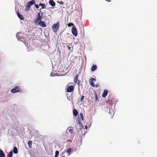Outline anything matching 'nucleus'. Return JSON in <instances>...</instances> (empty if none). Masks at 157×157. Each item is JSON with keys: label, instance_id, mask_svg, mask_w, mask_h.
I'll return each mask as SVG.
<instances>
[{"label": "nucleus", "instance_id": "f8f14e48", "mask_svg": "<svg viewBox=\"0 0 157 157\" xmlns=\"http://www.w3.org/2000/svg\"><path fill=\"white\" fill-rule=\"evenodd\" d=\"M5 155L3 151L0 150V157H5Z\"/></svg>", "mask_w": 157, "mask_h": 157}, {"label": "nucleus", "instance_id": "423d86ee", "mask_svg": "<svg viewBox=\"0 0 157 157\" xmlns=\"http://www.w3.org/2000/svg\"><path fill=\"white\" fill-rule=\"evenodd\" d=\"M41 19V17L40 16V13H38L37 14V17H36V20L34 21V22L36 23H39Z\"/></svg>", "mask_w": 157, "mask_h": 157}, {"label": "nucleus", "instance_id": "f257e3e1", "mask_svg": "<svg viewBox=\"0 0 157 157\" xmlns=\"http://www.w3.org/2000/svg\"><path fill=\"white\" fill-rule=\"evenodd\" d=\"M59 21L57 23L54 24L52 26V29L53 31L55 32H57L59 28Z\"/></svg>", "mask_w": 157, "mask_h": 157}, {"label": "nucleus", "instance_id": "2eb2a0df", "mask_svg": "<svg viewBox=\"0 0 157 157\" xmlns=\"http://www.w3.org/2000/svg\"><path fill=\"white\" fill-rule=\"evenodd\" d=\"M17 16L21 20H23L24 19V18L23 17V16L20 14L19 12L17 13Z\"/></svg>", "mask_w": 157, "mask_h": 157}, {"label": "nucleus", "instance_id": "c85d7f7f", "mask_svg": "<svg viewBox=\"0 0 157 157\" xmlns=\"http://www.w3.org/2000/svg\"><path fill=\"white\" fill-rule=\"evenodd\" d=\"M84 96H82V97H81V99H80V101H82V100H83L84 98Z\"/></svg>", "mask_w": 157, "mask_h": 157}, {"label": "nucleus", "instance_id": "4468645a", "mask_svg": "<svg viewBox=\"0 0 157 157\" xmlns=\"http://www.w3.org/2000/svg\"><path fill=\"white\" fill-rule=\"evenodd\" d=\"M32 141H29L28 142V144L29 148H32Z\"/></svg>", "mask_w": 157, "mask_h": 157}, {"label": "nucleus", "instance_id": "4be33fe9", "mask_svg": "<svg viewBox=\"0 0 157 157\" xmlns=\"http://www.w3.org/2000/svg\"><path fill=\"white\" fill-rule=\"evenodd\" d=\"M80 117H81V118L82 121H83L84 119V118L83 117V114L82 113H80Z\"/></svg>", "mask_w": 157, "mask_h": 157}, {"label": "nucleus", "instance_id": "393cba45", "mask_svg": "<svg viewBox=\"0 0 157 157\" xmlns=\"http://www.w3.org/2000/svg\"><path fill=\"white\" fill-rule=\"evenodd\" d=\"M59 151H56V152H55V156H56L58 157V156L59 155Z\"/></svg>", "mask_w": 157, "mask_h": 157}, {"label": "nucleus", "instance_id": "f3484780", "mask_svg": "<svg viewBox=\"0 0 157 157\" xmlns=\"http://www.w3.org/2000/svg\"><path fill=\"white\" fill-rule=\"evenodd\" d=\"M76 122L77 124H80L81 123V119L79 117V116H78L77 119L76 120Z\"/></svg>", "mask_w": 157, "mask_h": 157}, {"label": "nucleus", "instance_id": "9d476101", "mask_svg": "<svg viewBox=\"0 0 157 157\" xmlns=\"http://www.w3.org/2000/svg\"><path fill=\"white\" fill-rule=\"evenodd\" d=\"M108 91L107 90H105L102 94V97L103 98L105 97L108 94Z\"/></svg>", "mask_w": 157, "mask_h": 157}, {"label": "nucleus", "instance_id": "a211bd4d", "mask_svg": "<svg viewBox=\"0 0 157 157\" xmlns=\"http://www.w3.org/2000/svg\"><path fill=\"white\" fill-rule=\"evenodd\" d=\"M18 150L17 148L16 147H14L13 148V152L14 154H17V153Z\"/></svg>", "mask_w": 157, "mask_h": 157}, {"label": "nucleus", "instance_id": "39448f33", "mask_svg": "<svg viewBox=\"0 0 157 157\" xmlns=\"http://www.w3.org/2000/svg\"><path fill=\"white\" fill-rule=\"evenodd\" d=\"M71 32L72 34L75 36H76L78 35L77 30L75 27V26L72 27L71 29Z\"/></svg>", "mask_w": 157, "mask_h": 157}, {"label": "nucleus", "instance_id": "7c9ffc66", "mask_svg": "<svg viewBox=\"0 0 157 157\" xmlns=\"http://www.w3.org/2000/svg\"><path fill=\"white\" fill-rule=\"evenodd\" d=\"M105 0L108 1V2H109L111 1V0Z\"/></svg>", "mask_w": 157, "mask_h": 157}, {"label": "nucleus", "instance_id": "dca6fc26", "mask_svg": "<svg viewBox=\"0 0 157 157\" xmlns=\"http://www.w3.org/2000/svg\"><path fill=\"white\" fill-rule=\"evenodd\" d=\"M78 75H76L74 79V82L75 83H77L78 80Z\"/></svg>", "mask_w": 157, "mask_h": 157}, {"label": "nucleus", "instance_id": "a878e982", "mask_svg": "<svg viewBox=\"0 0 157 157\" xmlns=\"http://www.w3.org/2000/svg\"><path fill=\"white\" fill-rule=\"evenodd\" d=\"M71 150L72 149L71 148H69L67 151V153H69L71 152Z\"/></svg>", "mask_w": 157, "mask_h": 157}, {"label": "nucleus", "instance_id": "f03ea898", "mask_svg": "<svg viewBox=\"0 0 157 157\" xmlns=\"http://www.w3.org/2000/svg\"><path fill=\"white\" fill-rule=\"evenodd\" d=\"M22 89L19 86H16L14 88L11 90V92L13 93H15L17 92H22Z\"/></svg>", "mask_w": 157, "mask_h": 157}, {"label": "nucleus", "instance_id": "412c9836", "mask_svg": "<svg viewBox=\"0 0 157 157\" xmlns=\"http://www.w3.org/2000/svg\"><path fill=\"white\" fill-rule=\"evenodd\" d=\"M94 95L95 100L96 101H97L98 100V97L97 94L96 93V92L94 91Z\"/></svg>", "mask_w": 157, "mask_h": 157}, {"label": "nucleus", "instance_id": "473e14b6", "mask_svg": "<svg viewBox=\"0 0 157 157\" xmlns=\"http://www.w3.org/2000/svg\"><path fill=\"white\" fill-rule=\"evenodd\" d=\"M62 157H65V156H63Z\"/></svg>", "mask_w": 157, "mask_h": 157}, {"label": "nucleus", "instance_id": "1a4fd4ad", "mask_svg": "<svg viewBox=\"0 0 157 157\" xmlns=\"http://www.w3.org/2000/svg\"><path fill=\"white\" fill-rule=\"evenodd\" d=\"M73 114L74 116L75 117L77 116V115L78 114V111H77V110L76 109H73Z\"/></svg>", "mask_w": 157, "mask_h": 157}, {"label": "nucleus", "instance_id": "2f4dec72", "mask_svg": "<svg viewBox=\"0 0 157 157\" xmlns=\"http://www.w3.org/2000/svg\"><path fill=\"white\" fill-rule=\"evenodd\" d=\"M85 128H86V129H87V127L86 125V126H85Z\"/></svg>", "mask_w": 157, "mask_h": 157}, {"label": "nucleus", "instance_id": "5701e85b", "mask_svg": "<svg viewBox=\"0 0 157 157\" xmlns=\"http://www.w3.org/2000/svg\"><path fill=\"white\" fill-rule=\"evenodd\" d=\"M79 124V129H81L82 128H83V126L82 123L80 124Z\"/></svg>", "mask_w": 157, "mask_h": 157}, {"label": "nucleus", "instance_id": "c756f323", "mask_svg": "<svg viewBox=\"0 0 157 157\" xmlns=\"http://www.w3.org/2000/svg\"><path fill=\"white\" fill-rule=\"evenodd\" d=\"M57 2L60 4H63V2L62 1H58Z\"/></svg>", "mask_w": 157, "mask_h": 157}, {"label": "nucleus", "instance_id": "20e7f679", "mask_svg": "<svg viewBox=\"0 0 157 157\" xmlns=\"http://www.w3.org/2000/svg\"><path fill=\"white\" fill-rule=\"evenodd\" d=\"M96 81L95 79L92 78H91L90 80H89V82L90 84L94 87H98L99 86V85H98L97 84H95L93 82H95Z\"/></svg>", "mask_w": 157, "mask_h": 157}, {"label": "nucleus", "instance_id": "aec40b11", "mask_svg": "<svg viewBox=\"0 0 157 157\" xmlns=\"http://www.w3.org/2000/svg\"><path fill=\"white\" fill-rule=\"evenodd\" d=\"M13 155V153L12 151H10L9 153L8 154L7 157H12Z\"/></svg>", "mask_w": 157, "mask_h": 157}, {"label": "nucleus", "instance_id": "6ab92c4d", "mask_svg": "<svg viewBox=\"0 0 157 157\" xmlns=\"http://www.w3.org/2000/svg\"><path fill=\"white\" fill-rule=\"evenodd\" d=\"M41 7V9H43L45 8V5L44 4L41 3H40V4L39 5Z\"/></svg>", "mask_w": 157, "mask_h": 157}, {"label": "nucleus", "instance_id": "72a5a7b5", "mask_svg": "<svg viewBox=\"0 0 157 157\" xmlns=\"http://www.w3.org/2000/svg\"><path fill=\"white\" fill-rule=\"evenodd\" d=\"M79 81H78V83H79Z\"/></svg>", "mask_w": 157, "mask_h": 157}, {"label": "nucleus", "instance_id": "cd10ccee", "mask_svg": "<svg viewBox=\"0 0 157 157\" xmlns=\"http://www.w3.org/2000/svg\"><path fill=\"white\" fill-rule=\"evenodd\" d=\"M39 5L38 4H36L35 5V7L36 9H38L39 8Z\"/></svg>", "mask_w": 157, "mask_h": 157}, {"label": "nucleus", "instance_id": "7ed1b4c3", "mask_svg": "<svg viewBox=\"0 0 157 157\" xmlns=\"http://www.w3.org/2000/svg\"><path fill=\"white\" fill-rule=\"evenodd\" d=\"M35 0H32L27 3V5L25 7L26 10H29V9L30 6L35 4Z\"/></svg>", "mask_w": 157, "mask_h": 157}, {"label": "nucleus", "instance_id": "9b49d317", "mask_svg": "<svg viewBox=\"0 0 157 157\" xmlns=\"http://www.w3.org/2000/svg\"><path fill=\"white\" fill-rule=\"evenodd\" d=\"M97 68V67L96 65H93L91 68V71H94Z\"/></svg>", "mask_w": 157, "mask_h": 157}, {"label": "nucleus", "instance_id": "6e6552de", "mask_svg": "<svg viewBox=\"0 0 157 157\" xmlns=\"http://www.w3.org/2000/svg\"><path fill=\"white\" fill-rule=\"evenodd\" d=\"M39 24L40 25V26L42 27H45L46 26V25L45 23V22L44 21H40L39 23Z\"/></svg>", "mask_w": 157, "mask_h": 157}, {"label": "nucleus", "instance_id": "bb28decb", "mask_svg": "<svg viewBox=\"0 0 157 157\" xmlns=\"http://www.w3.org/2000/svg\"><path fill=\"white\" fill-rule=\"evenodd\" d=\"M69 131L71 133H73V130L72 128H70L69 129Z\"/></svg>", "mask_w": 157, "mask_h": 157}, {"label": "nucleus", "instance_id": "ddd939ff", "mask_svg": "<svg viewBox=\"0 0 157 157\" xmlns=\"http://www.w3.org/2000/svg\"><path fill=\"white\" fill-rule=\"evenodd\" d=\"M49 3L52 6H54L55 5V3L52 0H50L49 1Z\"/></svg>", "mask_w": 157, "mask_h": 157}, {"label": "nucleus", "instance_id": "b1692460", "mask_svg": "<svg viewBox=\"0 0 157 157\" xmlns=\"http://www.w3.org/2000/svg\"><path fill=\"white\" fill-rule=\"evenodd\" d=\"M67 26L69 27H71V26H75L74 24H73V23H70L68 24H67Z\"/></svg>", "mask_w": 157, "mask_h": 157}, {"label": "nucleus", "instance_id": "0eeeda50", "mask_svg": "<svg viewBox=\"0 0 157 157\" xmlns=\"http://www.w3.org/2000/svg\"><path fill=\"white\" fill-rule=\"evenodd\" d=\"M74 90V87L71 85L67 86L66 89L67 91L68 92H72Z\"/></svg>", "mask_w": 157, "mask_h": 157}]
</instances>
